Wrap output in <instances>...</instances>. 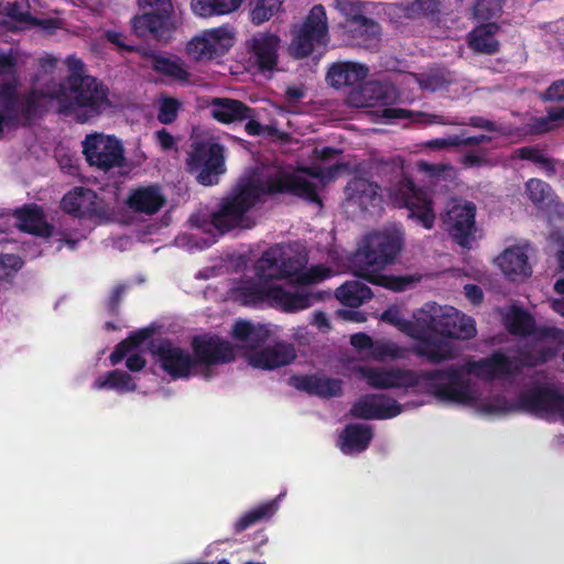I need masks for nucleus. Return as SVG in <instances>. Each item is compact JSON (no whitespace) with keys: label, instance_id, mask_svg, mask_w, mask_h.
<instances>
[{"label":"nucleus","instance_id":"2eb2a0df","mask_svg":"<svg viewBox=\"0 0 564 564\" xmlns=\"http://www.w3.org/2000/svg\"><path fill=\"white\" fill-rule=\"evenodd\" d=\"M564 406V394L549 383H533L520 392L510 410L530 414L560 412Z\"/></svg>","mask_w":564,"mask_h":564},{"label":"nucleus","instance_id":"09e8293b","mask_svg":"<svg viewBox=\"0 0 564 564\" xmlns=\"http://www.w3.org/2000/svg\"><path fill=\"white\" fill-rule=\"evenodd\" d=\"M503 0H477L473 8L475 19L490 21L500 17L502 12Z\"/></svg>","mask_w":564,"mask_h":564},{"label":"nucleus","instance_id":"0eeeda50","mask_svg":"<svg viewBox=\"0 0 564 564\" xmlns=\"http://www.w3.org/2000/svg\"><path fill=\"white\" fill-rule=\"evenodd\" d=\"M307 262V252L297 243H276L263 251L256 261L254 273L259 280L269 283L297 274Z\"/></svg>","mask_w":564,"mask_h":564},{"label":"nucleus","instance_id":"a19ab883","mask_svg":"<svg viewBox=\"0 0 564 564\" xmlns=\"http://www.w3.org/2000/svg\"><path fill=\"white\" fill-rule=\"evenodd\" d=\"M372 24L376 26L372 28V31L366 30V26H361V23H358L351 28V31L349 29L340 30V34L352 45L369 47L377 44L381 35L380 24L373 19Z\"/></svg>","mask_w":564,"mask_h":564},{"label":"nucleus","instance_id":"3c124183","mask_svg":"<svg viewBox=\"0 0 564 564\" xmlns=\"http://www.w3.org/2000/svg\"><path fill=\"white\" fill-rule=\"evenodd\" d=\"M297 282L303 285L315 284L332 276V269L317 264L307 270L302 269L297 274Z\"/></svg>","mask_w":564,"mask_h":564},{"label":"nucleus","instance_id":"b1692460","mask_svg":"<svg viewBox=\"0 0 564 564\" xmlns=\"http://www.w3.org/2000/svg\"><path fill=\"white\" fill-rule=\"evenodd\" d=\"M290 383L299 391L321 398L339 397L343 393V381L326 376L299 375L290 378Z\"/></svg>","mask_w":564,"mask_h":564},{"label":"nucleus","instance_id":"774afa93","mask_svg":"<svg viewBox=\"0 0 564 564\" xmlns=\"http://www.w3.org/2000/svg\"><path fill=\"white\" fill-rule=\"evenodd\" d=\"M147 365L145 358L140 354H132L126 360V367L133 372L142 370Z\"/></svg>","mask_w":564,"mask_h":564},{"label":"nucleus","instance_id":"6e6d98bb","mask_svg":"<svg viewBox=\"0 0 564 564\" xmlns=\"http://www.w3.org/2000/svg\"><path fill=\"white\" fill-rule=\"evenodd\" d=\"M24 261L13 253L0 254V279L22 269Z\"/></svg>","mask_w":564,"mask_h":564},{"label":"nucleus","instance_id":"ea45409f","mask_svg":"<svg viewBox=\"0 0 564 564\" xmlns=\"http://www.w3.org/2000/svg\"><path fill=\"white\" fill-rule=\"evenodd\" d=\"M362 93L368 101L367 105L371 107L389 106L397 99V90L394 86L379 80L367 83Z\"/></svg>","mask_w":564,"mask_h":564},{"label":"nucleus","instance_id":"72a5a7b5","mask_svg":"<svg viewBox=\"0 0 564 564\" xmlns=\"http://www.w3.org/2000/svg\"><path fill=\"white\" fill-rule=\"evenodd\" d=\"M7 19L18 24L40 25V20L31 13L29 0L0 1V24L7 26Z\"/></svg>","mask_w":564,"mask_h":564},{"label":"nucleus","instance_id":"69168bd1","mask_svg":"<svg viewBox=\"0 0 564 564\" xmlns=\"http://www.w3.org/2000/svg\"><path fill=\"white\" fill-rule=\"evenodd\" d=\"M466 297L474 304L478 305L484 301V293L480 286L476 284H466L464 286Z\"/></svg>","mask_w":564,"mask_h":564},{"label":"nucleus","instance_id":"aec40b11","mask_svg":"<svg viewBox=\"0 0 564 564\" xmlns=\"http://www.w3.org/2000/svg\"><path fill=\"white\" fill-rule=\"evenodd\" d=\"M63 210L77 218L102 217L105 208L102 200L90 188L75 187L64 195L61 202Z\"/></svg>","mask_w":564,"mask_h":564},{"label":"nucleus","instance_id":"dca6fc26","mask_svg":"<svg viewBox=\"0 0 564 564\" xmlns=\"http://www.w3.org/2000/svg\"><path fill=\"white\" fill-rule=\"evenodd\" d=\"M476 206L471 202L454 204L442 220L455 242L463 248H469L476 231Z\"/></svg>","mask_w":564,"mask_h":564},{"label":"nucleus","instance_id":"ddd939ff","mask_svg":"<svg viewBox=\"0 0 564 564\" xmlns=\"http://www.w3.org/2000/svg\"><path fill=\"white\" fill-rule=\"evenodd\" d=\"M328 42V21L322 4L314 6L304 22L293 33L290 53L295 58L310 56L316 48Z\"/></svg>","mask_w":564,"mask_h":564},{"label":"nucleus","instance_id":"7c9ffc66","mask_svg":"<svg viewBox=\"0 0 564 564\" xmlns=\"http://www.w3.org/2000/svg\"><path fill=\"white\" fill-rule=\"evenodd\" d=\"M380 186L364 177H354L345 188L349 200L358 203L361 209L367 210L370 206L375 207L381 202L379 194Z\"/></svg>","mask_w":564,"mask_h":564},{"label":"nucleus","instance_id":"864d4df0","mask_svg":"<svg viewBox=\"0 0 564 564\" xmlns=\"http://www.w3.org/2000/svg\"><path fill=\"white\" fill-rule=\"evenodd\" d=\"M518 156L521 160L531 161L541 164L550 173L555 172L553 162L539 149L533 147H522L518 150Z\"/></svg>","mask_w":564,"mask_h":564},{"label":"nucleus","instance_id":"0e129e2a","mask_svg":"<svg viewBox=\"0 0 564 564\" xmlns=\"http://www.w3.org/2000/svg\"><path fill=\"white\" fill-rule=\"evenodd\" d=\"M152 329L150 328H140L135 332H132L127 339L131 344V346L135 349L139 347L143 341H145L150 336L152 335Z\"/></svg>","mask_w":564,"mask_h":564},{"label":"nucleus","instance_id":"7ed1b4c3","mask_svg":"<svg viewBox=\"0 0 564 564\" xmlns=\"http://www.w3.org/2000/svg\"><path fill=\"white\" fill-rule=\"evenodd\" d=\"M193 354L175 346L169 338L161 339L153 346L160 367L173 379H188L202 375L212 377L210 367L229 364L235 360L232 345L218 335H196L191 341Z\"/></svg>","mask_w":564,"mask_h":564},{"label":"nucleus","instance_id":"cd10ccee","mask_svg":"<svg viewBox=\"0 0 564 564\" xmlns=\"http://www.w3.org/2000/svg\"><path fill=\"white\" fill-rule=\"evenodd\" d=\"M496 263L510 281H516L520 276H530L532 273L529 257L520 246L507 248L496 258Z\"/></svg>","mask_w":564,"mask_h":564},{"label":"nucleus","instance_id":"f03ea898","mask_svg":"<svg viewBox=\"0 0 564 564\" xmlns=\"http://www.w3.org/2000/svg\"><path fill=\"white\" fill-rule=\"evenodd\" d=\"M289 194L322 205L314 183L294 173L278 170L262 177L240 178L224 196L218 209L210 216V224L220 234L235 228H248V213L263 196Z\"/></svg>","mask_w":564,"mask_h":564},{"label":"nucleus","instance_id":"338daca9","mask_svg":"<svg viewBox=\"0 0 564 564\" xmlns=\"http://www.w3.org/2000/svg\"><path fill=\"white\" fill-rule=\"evenodd\" d=\"M343 153V150L333 147H324L322 149L314 150V156L323 162L330 161L335 156Z\"/></svg>","mask_w":564,"mask_h":564},{"label":"nucleus","instance_id":"f257e3e1","mask_svg":"<svg viewBox=\"0 0 564 564\" xmlns=\"http://www.w3.org/2000/svg\"><path fill=\"white\" fill-rule=\"evenodd\" d=\"M48 97L56 101L57 113L72 117L84 124L111 107L109 88L96 77L84 74V64L77 59L70 74L50 94L30 89L19 94L15 82L0 84V133L3 124H28L40 111V100Z\"/></svg>","mask_w":564,"mask_h":564},{"label":"nucleus","instance_id":"5fc2aeb1","mask_svg":"<svg viewBox=\"0 0 564 564\" xmlns=\"http://www.w3.org/2000/svg\"><path fill=\"white\" fill-rule=\"evenodd\" d=\"M18 74V58L17 55L10 50L8 53H0V76L11 77V82H15Z\"/></svg>","mask_w":564,"mask_h":564},{"label":"nucleus","instance_id":"1a4fd4ad","mask_svg":"<svg viewBox=\"0 0 564 564\" xmlns=\"http://www.w3.org/2000/svg\"><path fill=\"white\" fill-rule=\"evenodd\" d=\"M402 332L417 341L413 347L414 354L430 364L436 365L456 358L454 347L436 336V317L433 315H415L414 321L404 322Z\"/></svg>","mask_w":564,"mask_h":564},{"label":"nucleus","instance_id":"de8ad7c7","mask_svg":"<svg viewBox=\"0 0 564 564\" xmlns=\"http://www.w3.org/2000/svg\"><path fill=\"white\" fill-rule=\"evenodd\" d=\"M528 198L538 207L545 204L552 194L551 186L542 180L530 178L525 183Z\"/></svg>","mask_w":564,"mask_h":564},{"label":"nucleus","instance_id":"4468645a","mask_svg":"<svg viewBox=\"0 0 564 564\" xmlns=\"http://www.w3.org/2000/svg\"><path fill=\"white\" fill-rule=\"evenodd\" d=\"M82 145L89 166L105 173L127 166L123 144L115 135L90 133L85 137Z\"/></svg>","mask_w":564,"mask_h":564},{"label":"nucleus","instance_id":"79ce46f5","mask_svg":"<svg viewBox=\"0 0 564 564\" xmlns=\"http://www.w3.org/2000/svg\"><path fill=\"white\" fill-rule=\"evenodd\" d=\"M542 99L553 105L546 108V118L551 121L564 119V79L553 82L543 93Z\"/></svg>","mask_w":564,"mask_h":564},{"label":"nucleus","instance_id":"8fccbe9b","mask_svg":"<svg viewBox=\"0 0 564 564\" xmlns=\"http://www.w3.org/2000/svg\"><path fill=\"white\" fill-rule=\"evenodd\" d=\"M440 6L441 3L438 0H412L408 4L406 13L410 18H434L440 13Z\"/></svg>","mask_w":564,"mask_h":564},{"label":"nucleus","instance_id":"2f4dec72","mask_svg":"<svg viewBox=\"0 0 564 564\" xmlns=\"http://www.w3.org/2000/svg\"><path fill=\"white\" fill-rule=\"evenodd\" d=\"M334 8L343 15L344 20L337 25L338 30L349 29L361 23V26L372 31V19L365 15V3L359 0H334Z\"/></svg>","mask_w":564,"mask_h":564},{"label":"nucleus","instance_id":"c756f323","mask_svg":"<svg viewBox=\"0 0 564 564\" xmlns=\"http://www.w3.org/2000/svg\"><path fill=\"white\" fill-rule=\"evenodd\" d=\"M373 438V430L361 423H349L339 435L340 451L346 454L361 453L368 448Z\"/></svg>","mask_w":564,"mask_h":564},{"label":"nucleus","instance_id":"13d9d810","mask_svg":"<svg viewBox=\"0 0 564 564\" xmlns=\"http://www.w3.org/2000/svg\"><path fill=\"white\" fill-rule=\"evenodd\" d=\"M400 348L393 344V343H373L372 347V354L377 358H384V357H391V358H398Z\"/></svg>","mask_w":564,"mask_h":564},{"label":"nucleus","instance_id":"58836bf2","mask_svg":"<svg viewBox=\"0 0 564 564\" xmlns=\"http://www.w3.org/2000/svg\"><path fill=\"white\" fill-rule=\"evenodd\" d=\"M368 282L383 286L388 290L394 292H403L421 280V275L419 274H404V275H393V274H383L381 272H372L367 273Z\"/></svg>","mask_w":564,"mask_h":564},{"label":"nucleus","instance_id":"bb28decb","mask_svg":"<svg viewBox=\"0 0 564 564\" xmlns=\"http://www.w3.org/2000/svg\"><path fill=\"white\" fill-rule=\"evenodd\" d=\"M212 117L221 123H232L256 117V110L245 102L231 98H213L210 101Z\"/></svg>","mask_w":564,"mask_h":564},{"label":"nucleus","instance_id":"a211bd4d","mask_svg":"<svg viewBox=\"0 0 564 564\" xmlns=\"http://www.w3.org/2000/svg\"><path fill=\"white\" fill-rule=\"evenodd\" d=\"M281 39L272 32H258L247 41L248 52L261 73L272 72L279 62Z\"/></svg>","mask_w":564,"mask_h":564},{"label":"nucleus","instance_id":"a878e982","mask_svg":"<svg viewBox=\"0 0 564 564\" xmlns=\"http://www.w3.org/2000/svg\"><path fill=\"white\" fill-rule=\"evenodd\" d=\"M368 74V66L344 61L334 63L328 68L326 79L328 84L336 89L343 87H360Z\"/></svg>","mask_w":564,"mask_h":564},{"label":"nucleus","instance_id":"a18cd8bd","mask_svg":"<svg viewBox=\"0 0 564 564\" xmlns=\"http://www.w3.org/2000/svg\"><path fill=\"white\" fill-rule=\"evenodd\" d=\"M284 0H256L250 11L251 22L260 25L269 21L281 8Z\"/></svg>","mask_w":564,"mask_h":564},{"label":"nucleus","instance_id":"f8f14e48","mask_svg":"<svg viewBox=\"0 0 564 564\" xmlns=\"http://www.w3.org/2000/svg\"><path fill=\"white\" fill-rule=\"evenodd\" d=\"M187 166L196 173V180L204 186L216 185L220 175L226 172L225 148L213 140H203L192 144Z\"/></svg>","mask_w":564,"mask_h":564},{"label":"nucleus","instance_id":"5701e85b","mask_svg":"<svg viewBox=\"0 0 564 564\" xmlns=\"http://www.w3.org/2000/svg\"><path fill=\"white\" fill-rule=\"evenodd\" d=\"M296 358L293 344L278 341L273 346L264 347L250 356V365L254 368L273 370L292 364Z\"/></svg>","mask_w":564,"mask_h":564},{"label":"nucleus","instance_id":"9d476101","mask_svg":"<svg viewBox=\"0 0 564 564\" xmlns=\"http://www.w3.org/2000/svg\"><path fill=\"white\" fill-rule=\"evenodd\" d=\"M138 3L152 10L132 18L133 33L142 40L170 42L176 30L171 0H138Z\"/></svg>","mask_w":564,"mask_h":564},{"label":"nucleus","instance_id":"49530a36","mask_svg":"<svg viewBox=\"0 0 564 564\" xmlns=\"http://www.w3.org/2000/svg\"><path fill=\"white\" fill-rule=\"evenodd\" d=\"M153 69L174 79L186 80L188 78V73L183 64L167 57L154 56Z\"/></svg>","mask_w":564,"mask_h":564},{"label":"nucleus","instance_id":"bf43d9fd","mask_svg":"<svg viewBox=\"0 0 564 564\" xmlns=\"http://www.w3.org/2000/svg\"><path fill=\"white\" fill-rule=\"evenodd\" d=\"M133 349L134 348L131 346L129 340L127 338H124L123 340H121L119 344L116 345L115 349L110 354V356H109L110 364L112 366L120 364L123 360V358L126 356H128V354L130 351H132Z\"/></svg>","mask_w":564,"mask_h":564},{"label":"nucleus","instance_id":"4c0bfd02","mask_svg":"<svg viewBox=\"0 0 564 564\" xmlns=\"http://www.w3.org/2000/svg\"><path fill=\"white\" fill-rule=\"evenodd\" d=\"M96 390L109 389L117 392H133L137 389V383L133 378L126 371L115 369L108 371L104 376H99L93 383Z\"/></svg>","mask_w":564,"mask_h":564},{"label":"nucleus","instance_id":"6ab92c4d","mask_svg":"<svg viewBox=\"0 0 564 564\" xmlns=\"http://www.w3.org/2000/svg\"><path fill=\"white\" fill-rule=\"evenodd\" d=\"M401 412L402 405L386 394L365 395L350 408L351 416L362 420H388Z\"/></svg>","mask_w":564,"mask_h":564},{"label":"nucleus","instance_id":"e2e57ef3","mask_svg":"<svg viewBox=\"0 0 564 564\" xmlns=\"http://www.w3.org/2000/svg\"><path fill=\"white\" fill-rule=\"evenodd\" d=\"M350 344L360 350L372 349L373 340L365 333H356L350 337Z\"/></svg>","mask_w":564,"mask_h":564},{"label":"nucleus","instance_id":"423d86ee","mask_svg":"<svg viewBox=\"0 0 564 564\" xmlns=\"http://www.w3.org/2000/svg\"><path fill=\"white\" fill-rule=\"evenodd\" d=\"M404 245L399 230H376L362 238L352 257L357 276L368 281L367 273L381 272L395 262Z\"/></svg>","mask_w":564,"mask_h":564},{"label":"nucleus","instance_id":"393cba45","mask_svg":"<svg viewBox=\"0 0 564 564\" xmlns=\"http://www.w3.org/2000/svg\"><path fill=\"white\" fill-rule=\"evenodd\" d=\"M166 203V198L158 184L139 186L130 189L126 205L134 213L152 216Z\"/></svg>","mask_w":564,"mask_h":564},{"label":"nucleus","instance_id":"c03bdc74","mask_svg":"<svg viewBox=\"0 0 564 564\" xmlns=\"http://www.w3.org/2000/svg\"><path fill=\"white\" fill-rule=\"evenodd\" d=\"M416 80L421 89L437 91L447 88L453 83V77L451 72L436 68L426 74L419 75Z\"/></svg>","mask_w":564,"mask_h":564},{"label":"nucleus","instance_id":"052dcab7","mask_svg":"<svg viewBox=\"0 0 564 564\" xmlns=\"http://www.w3.org/2000/svg\"><path fill=\"white\" fill-rule=\"evenodd\" d=\"M124 291L126 286L122 284L115 286V289L112 290L107 302V308L111 315H117L119 313V306Z\"/></svg>","mask_w":564,"mask_h":564},{"label":"nucleus","instance_id":"f3484780","mask_svg":"<svg viewBox=\"0 0 564 564\" xmlns=\"http://www.w3.org/2000/svg\"><path fill=\"white\" fill-rule=\"evenodd\" d=\"M234 45V36L226 28L205 31L187 44V53L194 59H213L225 55Z\"/></svg>","mask_w":564,"mask_h":564},{"label":"nucleus","instance_id":"39448f33","mask_svg":"<svg viewBox=\"0 0 564 564\" xmlns=\"http://www.w3.org/2000/svg\"><path fill=\"white\" fill-rule=\"evenodd\" d=\"M235 301L245 306L274 307L283 312H297L313 305L314 296L306 292H291L252 278L241 280L232 289Z\"/></svg>","mask_w":564,"mask_h":564},{"label":"nucleus","instance_id":"c9c22d12","mask_svg":"<svg viewBox=\"0 0 564 564\" xmlns=\"http://www.w3.org/2000/svg\"><path fill=\"white\" fill-rule=\"evenodd\" d=\"M336 297L346 306L358 307L372 297L371 289L364 282L354 280L340 285L335 293Z\"/></svg>","mask_w":564,"mask_h":564},{"label":"nucleus","instance_id":"9b49d317","mask_svg":"<svg viewBox=\"0 0 564 564\" xmlns=\"http://www.w3.org/2000/svg\"><path fill=\"white\" fill-rule=\"evenodd\" d=\"M359 372L373 389H409L422 386L423 390L429 394H432L430 384L434 383L435 377L441 375V371L434 370L416 371L403 368L386 369L373 367H361Z\"/></svg>","mask_w":564,"mask_h":564},{"label":"nucleus","instance_id":"20e7f679","mask_svg":"<svg viewBox=\"0 0 564 564\" xmlns=\"http://www.w3.org/2000/svg\"><path fill=\"white\" fill-rule=\"evenodd\" d=\"M512 362L508 356L495 351L489 357L476 361H467L463 366H449L435 377V382L430 388L432 395L444 402L458 404H470L475 401V393L471 390V381L465 375H474L477 378L492 380L512 372Z\"/></svg>","mask_w":564,"mask_h":564},{"label":"nucleus","instance_id":"f704fd0d","mask_svg":"<svg viewBox=\"0 0 564 564\" xmlns=\"http://www.w3.org/2000/svg\"><path fill=\"white\" fill-rule=\"evenodd\" d=\"M279 509V498L261 502L243 514L234 523L236 534L241 533L250 527L270 520Z\"/></svg>","mask_w":564,"mask_h":564},{"label":"nucleus","instance_id":"680f3d73","mask_svg":"<svg viewBox=\"0 0 564 564\" xmlns=\"http://www.w3.org/2000/svg\"><path fill=\"white\" fill-rule=\"evenodd\" d=\"M487 162V159L477 152H468L460 159V163L465 167H479L486 165Z\"/></svg>","mask_w":564,"mask_h":564},{"label":"nucleus","instance_id":"6e6552de","mask_svg":"<svg viewBox=\"0 0 564 564\" xmlns=\"http://www.w3.org/2000/svg\"><path fill=\"white\" fill-rule=\"evenodd\" d=\"M391 204L397 208H406L409 217L425 229H432L435 223L433 200L429 193L416 186L414 181L403 172L395 176L387 188Z\"/></svg>","mask_w":564,"mask_h":564},{"label":"nucleus","instance_id":"37998d69","mask_svg":"<svg viewBox=\"0 0 564 564\" xmlns=\"http://www.w3.org/2000/svg\"><path fill=\"white\" fill-rule=\"evenodd\" d=\"M506 321V326L512 335L529 336L535 330L534 318L521 307H512Z\"/></svg>","mask_w":564,"mask_h":564},{"label":"nucleus","instance_id":"4be33fe9","mask_svg":"<svg viewBox=\"0 0 564 564\" xmlns=\"http://www.w3.org/2000/svg\"><path fill=\"white\" fill-rule=\"evenodd\" d=\"M17 228L36 237L50 238L54 227L46 221L44 210L36 204H25L13 210Z\"/></svg>","mask_w":564,"mask_h":564},{"label":"nucleus","instance_id":"603ef678","mask_svg":"<svg viewBox=\"0 0 564 564\" xmlns=\"http://www.w3.org/2000/svg\"><path fill=\"white\" fill-rule=\"evenodd\" d=\"M181 102L173 97H163L159 105L158 120L163 124L173 123L178 115Z\"/></svg>","mask_w":564,"mask_h":564},{"label":"nucleus","instance_id":"473e14b6","mask_svg":"<svg viewBox=\"0 0 564 564\" xmlns=\"http://www.w3.org/2000/svg\"><path fill=\"white\" fill-rule=\"evenodd\" d=\"M270 336V330L265 325L253 324L250 321L239 319L232 327V337L249 349L260 348Z\"/></svg>","mask_w":564,"mask_h":564},{"label":"nucleus","instance_id":"c85d7f7f","mask_svg":"<svg viewBox=\"0 0 564 564\" xmlns=\"http://www.w3.org/2000/svg\"><path fill=\"white\" fill-rule=\"evenodd\" d=\"M501 30L497 22L481 23L467 34V44L470 50L479 54L494 55L500 51V42L496 35Z\"/></svg>","mask_w":564,"mask_h":564},{"label":"nucleus","instance_id":"e433bc0d","mask_svg":"<svg viewBox=\"0 0 564 564\" xmlns=\"http://www.w3.org/2000/svg\"><path fill=\"white\" fill-rule=\"evenodd\" d=\"M245 0H192V9L196 15L209 18L226 15L237 11Z\"/></svg>","mask_w":564,"mask_h":564},{"label":"nucleus","instance_id":"4d7b16f0","mask_svg":"<svg viewBox=\"0 0 564 564\" xmlns=\"http://www.w3.org/2000/svg\"><path fill=\"white\" fill-rule=\"evenodd\" d=\"M108 42L116 45L120 51L123 52H140L139 47L132 44L126 43V35L120 32L108 30L105 34Z\"/></svg>","mask_w":564,"mask_h":564},{"label":"nucleus","instance_id":"412c9836","mask_svg":"<svg viewBox=\"0 0 564 564\" xmlns=\"http://www.w3.org/2000/svg\"><path fill=\"white\" fill-rule=\"evenodd\" d=\"M436 332L445 338L470 339L476 336L475 321L451 307L436 317Z\"/></svg>","mask_w":564,"mask_h":564}]
</instances>
